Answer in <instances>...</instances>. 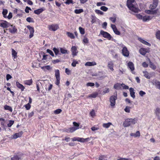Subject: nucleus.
Instances as JSON below:
<instances>
[{
    "label": "nucleus",
    "mask_w": 160,
    "mask_h": 160,
    "mask_svg": "<svg viewBox=\"0 0 160 160\" xmlns=\"http://www.w3.org/2000/svg\"><path fill=\"white\" fill-rule=\"evenodd\" d=\"M60 51L61 52L62 54H66L68 53L67 50L64 49L63 48H60Z\"/></svg>",
    "instance_id": "nucleus-40"
},
{
    "label": "nucleus",
    "mask_w": 160,
    "mask_h": 160,
    "mask_svg": "<svg viewBox=\"0 0 160 160\" xmlns=\"http://www.w3.org/2000/svg\"><path fill=\"white\" fill-rule=\"evenodd\" d=\"M131 108L127 106L124 109V111L127 112H130V109Z\"/></svg>",
    "instance_id": "nucleus-58"
},
{
    "label": "nucleus",
    "mask_w": 160,
    "mask_h": 160,
    "mask_svg": "<svg viewBox=\"0 0 160 160\" xmlns=\"http://www.w3.org/2000/svg\"><path fill=\"white\" fill-rule=\"evenodd\" d=\"M108 67L112 71L114 70L113 69V63L112 62H109L108 64Z\"/></svg>",
    "instance_id": "nucleus-24"
},
{
    "label": "nucleus",
    "mask_w": 160,
    "mask_h": 160,
    "mask_svg": "<svg viewBox=\"0 0 160 160\" xmlns=\"http://www.w3.org/2000/svg\"><path fill=\"white\" fill-rule=\"evenodd\" d=\"M47 52L49 53L51 55L52 57H54V54L52 51L49 49H47Z\"/></svg>",
    "instance_id": "nucleus-50"
},
{
    "label": "nucleus",
    "mask_w": 160,
    "mask_h": 160,
    "mask_svg": "<svg viewBox=\"0 0 160 160\" xmlns=\"http://www.w3.org/2000/svg\"><path fill=\"white\" fill-rule=\"evenodd\" d=\"M12 55L13 59L16 58H17V52L14 49L12 48Z\"/></svg>",
    "instance_id": "nucleus-18"
},
{
    "label": "nucleus",
    "mask_w": 160,
    "mask_h": 160,
    "mask_svg": "<svg viewBox=\"0 0 160 160\" xmlns=\"http://www.w3.org/2000/svg\"><path fill=\"white\" fill-rule=\"evenodd\" d=\"M130 135L132 136H134V137H139L140 136V134L139 131L136 132V133H130Z\"/></svg>",
    "instance_id": "nucleus-27"
},
{
    "label": "nucleus",
    "mask_w": 160,
    "mask_h": 160,
    "mask_svg": "<svg viewBox=\"0 0 160 160\" xmlns=\"http://www.w3.org/2000/svg\"><path fill=\"white\" fill-rule=\"evenodd\" d=\"M14 123V121L13 120H10L9 121V122L7 126L8 127H11Z\"/></svg>",
    "instance_id": "nucleus-46"
},
{
    "label": "nucleus",
    "mask_w": 160,
    "mask_h": 160,
    "mask_svg": "<svg viewBox=\"0 0 160 160\" xmlns=\"http://www.w3.org/2000/svg\"><path fill=\"white\" fill-rule=\"evenodd\" d=\"M128 67L130 68L132 73H133V72L135 69L133 63L131 62H129L128 63Z\"/></svg>",
    "instance_id": "nucleus-13"
},
{
    "label": "nucleus",
    "mask_w": 160,
    "mask_h": 160,
    "mask_svg": "<svg viewBox=\"0 0 160 160\" xmlns=\"http://www.w3.org/2000/svg\"><path fill=\"white\" fill-rule=\"evenodd\" d=\"M153 2L150 4L149 8L151 10H153L156 8L158 4V0H153Z\"/></svg>",
    "instance_id": "nucleus-10"
},
{
    "label": "nucleus",
    "mask_w": 160,
    "mask_h": 160,
    "mask_svg": "<svg viewBox=\"0 0 160 160\" xmlns=\"http://www.w3.org/2000/svg\"><path fill=\"white\" fill-rule=\"evenodd\" d=\"M117 160H132L131 158H120Z\"/></svg>",
    "instance_id": "nucleus-64"
},
{
    "label": "nucleus",
    "mask_w": 160,
    "mask_h": 160,
    "mask_svg": "<svg viewBox=\"0 0 160 160\" xmlns=\"http://www.w3.org/2000/svg\"><path fill=\"white\" fill-rule=\"evenodd\" d=\"M79 30L80 33L81 34L83 35L85 33V30L82 28L81 27H79Z\"/></svg>",
    "instance_id": "nucleus-41"
},
{
    "label": "nucleus",
    "mask_w": 160,
    "mask_h": 160,
    "mask_svg": "<svg viewBox=\"0 0 160 160\" xmlns=\"http://www.w3.org/2000/svg\"><path fill=\"white\" fill-rule=\"evenodd\" d=\"M91 19H92L91 22L92 24H93L96 22L97 18L94 15H91Z\"/></svg>",
    "instance_id": "nucleus-35"
},
{
    "label": "nucleus",
    "mask_w": 160,
    "mask_h": 160,
    "mask_svg": "<svg viewBox=\"0 0 160 160\" xmlns=\"http://www.w3.org/2000/svg\"><path fill=\"white\" fill-rule=\"evenodd\" d=\"M77 49L76 47L74 46H72L71 48V51L72 52V55L73 56H75L77 55Z\"/></svg>",
    "instance_id": "nucleus-19"
},
{
    "label": "nucleus",
    "mask_w": 160,
    "mask_h": 160,
    "mask_svg": "<svg viewBox=\"0 0 160 160\" xmlns=\"http://www.w3.org/2000/svg\"><path fill=\"white\" fill-rule=\"evenodd\" d=\"M60 62V60L58 59L54 60L52 61V63L54 64H55L57 63H58Z\"/></svg>",
    "instance_id": "nucleus-57"
},
{
    "label": "nucleus",
    "mask_w": 160,
    "mask_h": 160,
    "mask_svg": "<svg viewBox=\"0 0 160 160\" xmlns=\"http://www.w3.org/2000/svg\"><path fill=\"white\" fill-rule=\"evenodd\" d=\"M97 63L95 62H86L85 64V65L87 66H92L96 65Z\"/></svg>",
    "instance_id": "nucleus-26"
},
{
    "label": "nucleus",
    "mask_w": 160,
    "mask_h": 160,
    "mask_svg": "<svg viewBox=\"0 0 160 160\" xmlns=\"http://www.w3.org/2000/svg\"><path fill=\"white\" fill-rule=\"evenodd\" d=\"M100 9L103 11L106 12L108 10V8L105 6H103L101 7Z\"/></svg>",
    "instance_id": "nucleus-54"
},
{
    "label": "nucleus",
    "mask_w": 160,
    "mask_h": 160,
    "mask_svg": "<svg viewBox=\"0 0 160 160\" xmlns=\"http://www.w3.org/2000/svg\"><path fill=\"white\" fill-rule=\"evenodd\" d=\"M90 116L92 117H94V116H95V111L94 110L92 109V111L90 112Z\"/></svg>",
    "instance_id": "nucleus-49"
},
{
    "label": "nucleus",
    "mask_w": 160,
    "mask_h": 160,
    "mask_svg": "<svg viewBox=\"0 0 160 160\" xmlns=\"http://www.w3.org/2000/svg\"><path fill=\"white\" fill-rule=\"evenodd\" d=\"M78 63V62L76 60H75L74 59L73 60L71 65L73 67H75L76 66V64Z\"/></svg>",
    "instance_id": "nucleus-51"
},
{
    "label": "nucleus",
    "mask_w": 160,
    "mask_h": 160,
    "mask_svg": "<svg viewBox=\"0 0 160 160\" xmlns=\"http://www.w3.org/2000/svg\"><path fill=\"white\" fill-rule=\"evenodd\" d=\"M158 11V9H157L155 10H151V14H154L157 13Z\"/></svg>",
    "instance_id": "nucleus-55"
},
{
    "label": "nucleus",
    "mask_w": 160,
    "mask_h": 160,
    "mask_svg": "<svg viewBox=\"0 0 160 160\" xmlns=\"http://www.w3.org/2000/svg\"><path fill=\"white\" fill-rule=\"evenodd\" d=\"M95 12L98 14H100V15H103V12L99 10L96 9L95 11Z\"/></svg>",
    "instance_id": "nucleus-53"
},
{
    "label": "nucleus",
    "mask_w": 160,
    "mask_h": 160,
    "mask_svg": "<svg viewBox=\"0 0 160 160\" xmlns=\"http://www.w3.org/2000/svg\"><path fill=\"white\" fill-rule=\"evenodd\" d=\"M4 109L5 110H8L11 112H12V108L9 106L8 105H5L4 106Z\"/></svg>",
    "instance_id": "nucleus-30"
},
{
    "label": "nucleus",
    "mask_w": 160,
    "mask_h": 160,
    "mask_svg": "<svg viewBox=\"0 0 160 160\" xmlns=\"http://www.w3.org/2000/svg\"><path fill=\"white\" fill-rule=\"evenodd\" d=\"M94 85H95V84L94 83L91 82H88L86 84V85L88 87V86L93 87L94 86Z\"/></svg>",
    "instance_id": "nucleus-56"
},
{
    "label": "nucleus",
    "mask_w": 160,
    "mask_h": 160,
    "mask_svg": "<svg viewBox=\"0 0 160 160\" xmlns=\"http://www.w3.org/2000/svg\"><path fill=\"white\" fill-rule=\"evenodd\" d=\"M117 99V94L116 96L112 95L110 98V105L112 107L114 106L116 104V100Z\"/></svg>",
    "instance_id": "nucleus-4"
},
{
    "label": "nucleus",
    "mask_w": 160,
    "mask_h": 160,
    "mask_svg": "<svg viewBox=\"0 0 160 160\" xmlns=\"http://www.w3.org/2000/svg\"><path fill=\"white\" fill-rule=\"evenodd\" d=\"M0 21H3V22L1 23V27L3 28H7L10 26L13 27L12 25H11L10 23L6 21L2 20H0Z\"/></svg>",
    "instance_id": "nucleus-8"
},
{
    "label": "nucleus",
    "mask_w": 160,
    "mask_h": 160,
    "mask_svg": "<svg viewBox=\"0 0 160 160\" xmlns=\"http://www.w3.org/2000/svg\"><path fill=\"white\" fill-rule=\"evenodd\" d=\"M122 54L125 57H128L129 56V53L127 48L123 45H122Z\"/></svg>",
    "instance_id": "nucleus-6"
},
{
    "label": "nucleus",
    "mask_w": 160,
    "mask_h": 160,
    "mask_svg": "<svg viewBox=\"0 0 160 160\" xmlns=\"http://www.w3.org/2000/svg\"><path fill=\"white\" fill-rule=\"evenodd\" d=\"M83 43L84 44H87L88 43L89 41L87 38L84 37L82 40Z\"/></svg>",
    "instance_id": "nucleus-44"
},
{
    "label": "nucleus",
    "mask_w": 160,
    "mask_h": 160,
    "mask_svg": "<svg viewBox=\"0 0 160 160\" xmlns=\"http://www.w3.org/2000/svg\"><path fill=\"white\" fill-rule=\"evenodd\" d=\"M33 82V81L32 79L30 80H26L24 81V84L29 86L31 85Z\"/></svg>",
    "instance_id": "nucleus-21"
},
{
    "label": "nucleus",
    "mask_w": 160,
    "mask_h": 160,
    "mask_svg": "<svg viewBox=\"0 0 160 160\" xmlns=\"http://www.w3.org/2000/svg\"><path fill=\"white\" fill-rule=\"evenodd\" d=\"M24 107L27 110H28L30 109L31 107V105L30 104L28 103V104L25 105H24Z\"/></svg>",
    "instance_id": "nucleus-52"
},
{
    "label": "nucleus",
    "mask_w": 160,
    "mask_h": 160,
    "mask_svg": "<svg viewBox=\"0 0 160 160\" xmlns=\"http://www.w3.org/2000/svg\"><path fill=\"white\" fill-rule=\"evenodd\" d=\"M20 159V158L18 155L14 156L11 158V160H19Z\"/></svg>",
    "instance_id": "nucleus-45"
},
{
    "label": "nucleus",
    "mask_w": 160,
    "mask_h": 160,
    "mask_svg": "<svg viewBox=\"0 0 160 160\" xmlns=\"http://www.w3.org/2000/svg\"><path fill=\"white\" fill-rule=\"evenodd\" d=\"M155 113L157 116H158V115H159L160 113V109L159 108H157L156 109Z\"/></svg>",
    "instance_id": "nucleus-62"
},
{
    "label": "nucleus",
    "mask_w": 160,
    "mask_h": 160,
    "mask_svg": "<svg viewBox=\"0 0 160 160\" xmlns=\"http://www.w3.org/2000/svg\"><path fill=\"white\" fill-rule=\"evenodd\" d=\"M152 83L156 88L160 90V82L159 81L157 80H153L152 81Z\"/></svg>",
    "instance_id": "nucleus-12"
},
{
    "label": "nucleus",
    "mask_w": 160,
    "mask_h": 160,
    "mask_svg": "<svg viewBox=\"0 0 160 160\" xmlns=\"http://www.w3.org/2000/svg\"><path fill=\"white\" fill-rule=\"evenodd\" d=\"M136 119L135 118H128L125 120L123 123L124 127H128L131 125L134 124L136 123Z\"/></svg>",
    "instance_id": "nucleus-2"
},
{
    "label": "nucleus",
    "mask_w": 160,
    "mask_h": 160,
    "mask_svg": "<svg viewBox=\"0 0 160 160\" xmlns=\"http://www.w3.org/2000/svg\"><path fill=\"white\" fill-rule=\"evenodd\" d=\"M135 0H128L127 2V5L129 9L133 12L137 13L140 11L138 7L133 4Z\"/></svg>",
    "instance_id": "nucleus-1"
},
{
    "label": "nucleus",
    "mask_w": 160,
    "mask_h": 160,
    "mask_svg": "<svg viewBox=\"0 0 160 160\" xmlns=\"http://www.w3.org/2000/svg\"><path fill=\"white\" fill-rule=\"evenodd\" d=\"M8 13V10L6 9H3L2 12V14L4 18H7V15Z\"/></svg>",
    "instance_id": "nucleus-29"
},
{
    "label": "nucleus",
    "mask_w": 160,
    "mask_h": 160,
    "mask_svg": "<svg viewBox=\"0 0 160 160\" xmlns=\"http://www.w3.org/2000/svg\"><path fill=\"white\" fill-rule=\"evenodd\" d=\"M66 34L68 37L70 38L71 39H74L75 38V37L72 33L69 32H67Z\"/></svg>",
    "instance_id": "nucleus-34"
},
{
    "label": "nucleus",
    "mask_w": 160,
    "mask_h": 160,
    "mask_svg": "<svg viewBox=\"0 0 160 160\" xmlns=\"http://www.w3.org/2000/svg\"><path fill=\"white\" fill-rule=\"evenodd\" d=\"M27 21L29 22H34V21L33 18L31 17H28L26 19Z\"/></svg>",
    "instance_id": "nucleus-47"
},
{
    "label": "nucleus",
    "mask_w": 160,
    "mask_h": 160,
    "mask_svg": "<svg viewBox=\"0 0 160 160\" xmlns=\"http://www.w3.org/2000/svg\"><path fill=\"white\" fill-rule=\"evenodd\" d=\"M41 68L45 71L47 70H50L52 68L49 65H47L45 66L40 67Z\"/></svg>",
    "instance_id": "nucleus-23"
},
{
    "label": "nucleus",
    "mask_w": 160,
    "mask_h": 160,
    "mask_svg": "<svg viewBox=\"0 0 160 160\" xmlns=\"http://www.w3.org/2000/svg\"><path fill=\"white\" fill-rule=\"evenodd\" d=\"M98 95V93L97 92L93 93L90 95L89 97L95 98H96Z\"/></svg>",
    "instance_id": "nucleus-42"
},
{
    "label": "nucleus",
    "mask_w": 160,
    "mask_h": 160,
    "mask_svg": "<svg viewBox=\"0 0 160 160\" xmlns=\"http://www.w3.org/2000/svg\"><path fill=\"white\" fill-rule=\"evenodd\" d=\"M100 34L102 35L104 38H107L108 40H111L112 38L109 33L102 30L100 31Z\"/></svg>",
    "instance_id": "nucleus-3"
},
{
    "label": "nucleus",
    "mask_w": 160,
    "mask_h": 160,
    "mask_svg": "<svg viewBox=\"0 0 160 160\" xmlns=\"http://www.w3.org/2000/svg\"><path fill=\"white\" fill-rule=\"evenodd\" d=\"M112 125L111 122H109L107 123H104L103 124V127L106 128H108L111 125Z\"/></svg>",
    "instance_id": "nucleus-37"
},
{
    "label": "nucleus",
    "mask_w": 160,
    "mask_h": 160,
    "mask_svg": "<svg viewBox=\"0 0 160 160\" xmlns=\"http://www.w3.org/2000/svg\"><path fill=\"white\" fill-rule=\"evenodd\" d=\"M129 91L131 97L133 98H134L135 96V92H134V89L132 88H129Z\"/></svg>",
    "instance_id": "nucleus-22"
},
{
    "label": "nucleus",
    "mask_w": 160,
    "mask_h": 160,
    "mask_svg": "<svg viewBox=\"0 0 160 160\" xmlns=\"http://www.w3.org/2000/svg\"><path fill=\"white\" fill-rule=\"evenodd\" d=\"M31 9L30 8L27 6L26 7L25 11L27 13H28L29 12V10L31 11Z\"/></svg>",
    "instance_id": "nucleus-61"
},
{
    "label": "nucleus",
    "mask_w": 160,
    "mask_h": 160,
    "mask_svg": "<svg viewBox=\"0 0 160 160\" xmlns=\"http://www.w3.org/2000/svg\"><path fill=\"white\" fill-rule=\"evenodd\" d=\"M150 67L153 70H155L156 68V66L153 63H152L149 60Z\"/></svg>",
    "instance_id": "nucleus-36"
},
{
    "label": "nucleus",
    "mask_w": 160,
    "mask_h": 160,
    "mask_svg": "<svg viewBox=\"0 0 160 160\" xmlns=\"http://www.w3.org/2000/svg\"><path fill=\"white\" fill-rule=\"evenodd\" d=\"M16 85L17 87L22 91H24L25 89V87L22 84H20L19 82L17 81L16 82Z\"/></svg>",
    "instance_id": "nucleus-15"
},
{
    "label": "nucleus",
    "mask_w": 160,
    "mask_h": 160,
    "mask_svg": "<svg viewBox=\"0 0 160 160\" xmlns=\"http://www.w3.org/2000/svg\"><path fill=\"white\" fill-rule=\"evenodd\" d=\"M150 52V48H141L139 50V53L143 55H145L147 53H149Z\"/></svg>",
    "instance_id": "nucleus-7"
},
{
    "label": "nucleus",
    "mask_w": 160,
    "mask_h": 160,
    "mask_svg": "<svg viewBox=\"0 0 160 160\" xmlns=\"http://www.w3.org/2000/svg\"><path fill=\"white\" fill-rule=\"evenodd\" d=\"M6 17L8 19H11L12 17V13L11 12H9L8 16H7Z\"/></svg>",
    "instance_id": "nucleus-60"
},
{
    "label": "nucleus",
    "mask_w": 160,
    "mask_h": 160,
    "mask_svg": "<svg viewBox=\"0 0 160 160\" xmlns=\"http://www.w3.org/2000/svg\"><path fill=\"white\" fill-rule=\"evenodd\" d=\"M156 36L157 39L160 40V31L159 30L156 32Z\"/></svg>",
    "instance_id": "nucleus-48"
},
{
    "label": "nucleus",
    "mask_w": 160,
    "mask_h": 160,
    "mask_svg": "<svg viewBox=\"0 0 160 160\" xmlns=\"http://www.w3.org/2000/svg\"><path fill=\"white\" fill-rule=\"evenodd\" d=\"M136 16L137 18L140 19H142L143 16L140 14H136Z\"/></svg>",
    "instance_id": "nucleus-63"
},
{
    "label": "nucleus",
    "mask_w": 160,
    "mask_h": 160,
    "mask_svg": "<svg viewBox=\"0 0 160 160\" xmlns=\"http://www.w3.org/2000/svg\"><path fill=\"white\" fill-rule=\"evenodd\" d=\"M143 72L144 74V76L146 78L148 79H150L151 78V77L150 75L146 71H143Z\"/></svg>",
    "instance_id": "nucleus-33"
},
{
    "label": "nucleus",
    "mask_w": 160,
    "mask_h": 160,
    "mask_svg": "<svg viewBox=\"0 0 160 160\" xmlns=\"http://www.w3.org/2000/svg\"><path fill=\"white\" fill-rule=\"evenodd\" d=\"M111 27L115 34L117 35H119L120 34V32L118 30L115 25L112 24L111 25Z\"/></svg>",
    "instance_id": "nucleus-11"
},
{
    "label": "nucleus",
    "mask_w": 160,
    "mask_h": 160,
    "mask_svg": "<svg viewBox=\"0 0 160 160\" xmlns=\"http://www.w3.org/2000/svg\"><path fill=\"white\" fill-rule=\"evenodd\" d=\"M9 32L11 33H14L16 32L17 31V29L14 26L13 27L12 29L10 28H9Z\"/></svg>",
    "instance_id": "nucleus-32"
},
{
    "label": "nucleus",
    "mask_w": 160,
    "mask_h": 160,
    "mask_svg": "<svg viewBox=\"0 0 160 160\" xmlns=\"http://www.w3.org/2000/svg\"><path fill=\"white\" fill-rule=\"evenodd\" d=\"M138 40L141 43H142L143 44L148 45L149 46H151V44L149 43V42H148L146 41H145V40H143V39L141 38H138Z\"/></svg>",
    "instance_id": "nucleus-16"
},
{
    "label": "nucleus",
    "mask_w": 160,
    "mask_h": 160,
    "mask_svg": "<svg viewBox=\"0 0 160 160\" xmlns=\"http://www.w3.org/2000/svg\"><path fill=\"white\" fill-rule=\"evenodd\" d=\"M67 4L69 5L71 3L73 4V1L72 0H67L65 2Z\"/></svg>",
    "instance_id": "nucleus-59"
},
{
    "label": "nucleus",
    "mask_w": 160,
    "mask_h": 160,
    "mask_svg": "<svg viewBox=\"0 0 160 160\" xmlns=\"http://www.w3.org/2000/svg\"><path fill=\"white\" fill-rule=\"evenodd\" d=\"M44 10L42 8H41L38 9L37 10H35L34 11V12L37 15H39L43 11H44Z\"/></svg>",
    "instance_id": "nucleus-25"
},
{
    "label": "nucleus",
    "mask_w": 160,
    "mask_h": 160,
    "mask_svg": "<svg viewBox=\"0 0 160 160\" xmlns=\"http://www.w3.org/2000/svg\"><path fill=\"white\" fill-rule=\"evenodd\" d=\"M122 85V84L117 83L114 85L113 87L116 89L119 90L120 89Z\"/></svg>",
    "instance_id": "nucleus-28"
},
{
    "label": "nucleus",
    "mask_w": 160,
    "mask_h": 160,
    "mask_svg": "<svg viewBox=\"0 0 160 160\" xmlns=\"http://www.w3.org/2000/svg\"><path fill=\"white\" fill-rule=\"evenodd\" d=\"M52 50L54 51V52L55 54V55L56 56H57L59 54V51L58 49L56 48H53Z\"/></svg>",
    "instance_id": "nucleus-39"
},
{
    "label": "nucleus",
    "mask_w": 160,
    "mask_h": 160,
    "mask_svg": "<svg viewBox=\"0 0 160 160\" xmlns=\"http://www.w3.org/2000/svg\"><path fill=\"white\" fill-rule=\"evenodd\" d=\"M79 128H75L74 127H72L68 128L66 131L68 133L72 132L75 131L76 130L78 129Z\"/></svg>",
    "instance_id": "nucleus-17"
},
{
    "label": "nucleus",
    "mask_w": 160,
    "mask_h": 160,
    "mask_svg": "<svg viewBox=\"0 0 160 160\" xmlns=\"http://www.w3.org/2000/svg\"><path fill=\"white\" fill-rule=\"evenodd\" d=\"M23 134V132L21 131L18 133H15V134L13 135L12 137L14 139H16L18 138L21 137Z\"/></svg>",
    "instance_id": "nucleus-14"
},
{
    "label": "nucleus",
    "mask_w": 160,
    "mask_h": 160,
    "mask_svg": "<svg viewBox=\"0 0 160 160\" xmlns=\"http://www.w3.org/2000/svg\"><path fill=\"white\" fill-rule=\"evenodd\" d=\"M62 110L60 109H58L54 111V113L55 114H58L62 112Z\"/></svg>",
    "instance_id": "nucleus-43"
},
{
    "label": "nucleus",
    "mask_w": 160,
    "mask_h": 160,
    "mask_svg": "<svg viewBox=\"0 0 160 160\" xmlns=\"http://www.w3.org/2000/svg\"><path fill=\"white\" fill-rule=\"evenodd\" d=\"M27 27L28 29L29 30L30 32L29 38H32L34 36V28L29 25L27 26Z\"/></svg>",
    "instance_id": "nucleus-9"
},
{
    "label": "nucleus",
    "mask_w": 160,
    "mask_h": 160,
    "mask_svg": "<svg viewBox=\"0 0 160 160\" xmlns=\"http://www.w3.org/2000/svg\"><path fill=\"white\" fill-rule=\"evenodd\" d=\"M55 75L56 78H60V71L58 69L55 70Z\"/></svg>",
    "instance_id": "nucleus-31"
},
{
    "label": "nucleus",
    "mask_w": 160,
    "mask_h": 160,
    "mask_svg": "<svg viewBox=\"0 0 160 160\" xmlns=\"http://www.w3.org/2000/svg\"><path fill=\"white\" fill-rule=\"evenodd\" d=\"M48 28L49 30L55 31L59 28V26L58 24H52L49 25Z\"/></svg>",
    "instance_id": "nucleus-5"
},
{
    "label": "nucleus",
    "mask_w": 160,
    "mask_h": 160,
    "mask_svg": "<svg viewBox=\"0 0 160 160\" xmlns=\"http://www.w3.org/2000/svg\"><path fill=\"white\" fill-rule=\"evenodd\" d=\"M152 17L151 16H144L142 17V19L144 22H146L147 21L151 20Z\"/></svg>",
    "instance_id": "nucleus-20"
},
{
    "label": "nucleus",
    "mask_w": 160,
    "mask_h": 160,
    "mask_svg": "<svg viewBox=\"0 0 160 160\" xmlns=\"http://www.w3.org/2000/svg\"><path fill=\"white\" fill-rule=\"evenodd\" d=\"M84 11L82 9H76L75 10L74 12L76 14H80L82 12H83Z\"/></svg>",
    "instance_id": "nucleus-38"
}]
</instances>
